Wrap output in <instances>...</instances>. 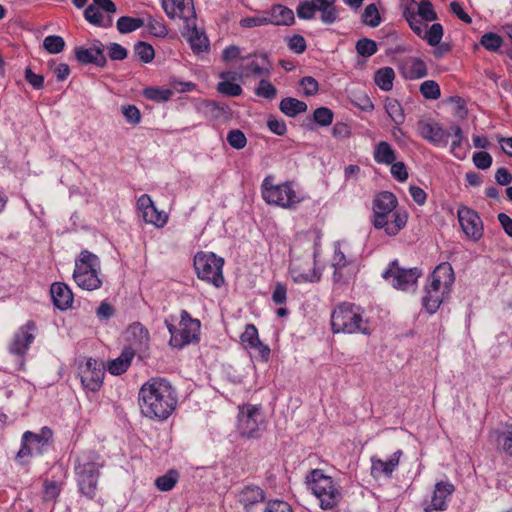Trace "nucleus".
Segmentation results:
<instances>
[{
    "instance_id": "43",
    "label": "nucleus",
    "mask_w": 512,
    "mask_h": 512,
    "mask_svg": "<svg viewBox=\"0 0 512 512\" xmlns=\"http://www.w3.org/2000/svg\"><path fill=\"white\" fill-rule=\"evenodd\" d=\"M427 66L420 58H411L409 60L408 70L405 72V77L408 79H420L427 76Z\"/></svg>"
},
{
    "instance_id": "22",
    "label": "nucleus",
    "mask_w": 512,
    "mask_h": 512,
    "mask_svg": "<svg viewBox=\"0 0 512 512\" xmlns=\"http://www.w3.org/2000/svg\"><path fill=\"white\" fill-rule=\"evenodd\" d=\"M237 499L245 512H253L256 505L266 500V492L258 485L248 484L238 491Z\"/></svg>"
},
{
    "instance_id": "41",
    "label": "nucleus",
    "mask_w": 512,
    "mask_h": 512,
    "mask_svg": "<svg viewBox=\"0 0 512 512\" xmlns=\"http://www.w3.org/2000/svg\"><path fill=\"white\" fill-rule=\"evenodd\" d=\"M145 25L144 18H134L130 16H122L117 20V30L121 34L131 33Z\"/></svg>"
},
{
    "instance_id": "62",
    "label": "nucleus",
    "mask_w": 512,
    "mask_h": 512,
    "mask_svg": "<svg viewBox=\"0 0 512 512\" xmlns=\"http://www.w3.org/2000/svg\"><path fill=\"white\" fill-rule=\"evenodd\" d=\"M299 85L303 88L304 96H314L318 93V81L312 76L302 77L299 81Z\"/></svg>"
},
{
    "instance_id": "30",
    "label": "nucleus",
    "mask_w": 512,
    "mask_h": 512,
    "mask_svg": "<svg viewBox=\"0 0 512 512\" xmlns=\"http://www.w3.org/2000/svg\"><path fill=\"white\" fill-rule=\"evenodd\" d=\"M316 11L321 13L320 19L325 24H333L338 18L335 7L336 0H311Z\"/></svg>"
},
{
    "instance_id": "7",
    "label": "nucleus",
    "mask_w": 512,
    "mask_h": 512,
    "mask_svg": "<svg viewBox=\"0 0 512 512\" xmlns=\"http://www.w3.org/2000/svg\"><path fill=\"white\" fill-rule=\"evenodd\" d=\"M98 266L99 259L95 254L88 250H83L80 253L75 261L73 272V278L80 288L92 291L101 287L102 281L98 276Z\"/></svg>"
},
{
    "instance_id": "60",
    "label": "nucleus",
    "mask_w": 512,
    "mask_h": 512,
    "mask_svg": "<svg viewBox=\"0 0 512 512\" xmlns=\"http://www.w3.org/2000/svg\"><path fill=\"white\" fill-rule=\"evenodd\" d=\"M217 91L223 95L236 97L242 94V88L239 84L225 80L217 85Z\"/></svg>"
},
{
    "instance_id": "32",
    "label": "nucleus",
    "mask_w": 512,
    "mask_h": 512,
    "mask_svg": "<svg viewBox=\"0 0 512 512\" xmlns=\"http://www.w3.org/2000/svg\"><path fill=\"white\" fill-rule=\"evenodd\" d=\"M74 52L75 58L81 64H94L101 68H104L107 65V59L105 55H95V51L92 48L79 46L75 48Z\"/></svg>"
},
{
    "instance_id": "56",
    "label": "nucleus",
    "mask_w": 512,
    "mask_h": 512,
    "mask_svg": "<svg viewBox=\"0 0 512 512\" xmlns=\"http://www.w3.org/2000/svg\"><path fill=\"white\" fill-rule=\"evenodd\" d=\"M172 95L173 92L170 89L149 87L144 90V96L147 99L158 102L168 101Z\"/></svg>"
},
{
    "instance_id": "20",
    "label": "nucleus",
    "mask_w": 512,
    "mask_h": 512,
    "mask_svg": "<svg viewBox=\"0 0 512 512\" xmlns=\"http://www.w3.org/2000/svg\"><path fill=\"white\" fill-rule=\"evenodd\" d=\"M161 6L170 19L178 17L186 23L196 17L193 0H161Z\"/></svg>"
},
{
    "instance_id": "14",
    "label": "nucleus",
    "mask_w": 512,
    "mask_h": 512,
    "mask_svg": "<svg viewBox=\"0 0 512 512\" xmlns=\"http://www.w3.org/2000/svg\"><path fill=\"white\" fill-rule=\"evenodd\" d=\"M315 256L310 252L292 258L289 265V273L295 283L317 282L320 275L315 269Z\"/></svg>"
},
{
    "instance_id": "4",
    "label": "nucleus",
    "mask_w": 512,
    "mask_h": 512,
    "mask_svg": "<svg viewBox=\"0 0 512 512\" xmlns=\"http://www.w3.org/2000/svg\"><path fill=\"white\" fill-rule=\"evenodd\" d=\"M333 333H362L370 334L368 321L363 318V311L353 303L339 304L331 314Z\"/></svg>"
},
{
    "instance_id": "26",
    "label": "nucleus",
    "mask_w": 512,
    "mask_h": 512,
    "mask_svg": "<svg viewBox=\"0 0 512 512\" xmlns=\"http://www.w3.org/2000/svg\"><path fill=\"white\" fill-rule=\"evenodd\" d=\"M253 56L258 57L260 61L257 59H253L247 64H245L242 68L243 74L247 77H269L272 69V64L269 60V55L267 53H261L259 55L253 54Z\"/></svg>"
},
{
    "instance_id": "46",
    "label": "nucleus",
    "mask_w": 512,
    "mask_h": 512,
    "mask_svg": "<svg viewBox=\"0 0 512 512\" xmlns=\"http://www.w3.org/2000/svg\"><path fill=\"white\" fill-rule=\"evenodd\" d=\"M145 24L149 30V33L153 36L165 37L168 34L167 27L162 19L148 15L145 19Z\"/></svg>"
},
{
    "instance_id": "44",
    "label": "nucleus",
    "mask_w": 512,
    "mask_h": 512,
    "mask_svg": "<svg viewBox=\"0 0 512 512\" xmlns=\"http://www.w3.org/2000/svg\"><path fill=\"white\" fill-rule=\"evenodd\" d=\"M134 54L143 63H150L154 59L155 51L152 45L140 41L134 45Z\"/></svg>"
},
{
    "instance_id": "28",
    "label": "nucleus",
    "mask_w": 512,
    "mask_h": 512,
    "mask_svg": "<svg viewBox=\"0 0 512 512\" xmlns=\"http://www.w3.org/2000/svg\"><path fill=\"white\" fill-rule=\"evenodd\" d=\"M50 294L54 306L58 309L64 311L72 306L73 293L65 283H53L50 288Z\"/></svg>"
},
{
    "instance_id": "54",
    "label": "nucleus",
    "mask_w": 512,
    "mask_h": 512,
    "mask_svg": "<svg viewBox=\"0 0 512 512\" xmlns=\"http://www.w3.org/2000/svg\"><path fill=\"white\" fill-rule=\"evenodd\" d=\"M497 442L502 450L512 457V424L507 425L506 428L498 434Z\"/></svg>"
},
{
    "instance_id": "48",
    "label": "nucleus",
    "mask_w": 512,
    "mask_h": 512,
    "mask_svg": "<svg viewBox=\"0 0 512 512\" xmlns=\"http://www.w3.org/2000/svg\"><path fill=\"white\" fill-rule=\"evenodd\" d=\"M240 339L245 349L253 348L260 341L256 326L254 324H247Z\"/></svg>"
},
{
    "instance_id": "3",
    "label": "nucleus",
    "mask_w": 512,
    "mask_h": 512,
    "mask_svg": "<svg viewBox=\"0 0 512 512\" xmlns=\"http://www.w3.org/2000/svg\"><path fill=\"white\" fill-rule=\"evenodd\" d=\"M103 466L102 457L94 451H88L76 460L74 472L78 491L89 500L96 497L100 469Z\"/></svg>"
},
{
    "instance_id": "10",
    "label": "nucleus",
    "mask_w": 512,
    "mask_h": 512,
    "mask_svg": "<svg viewBox=\"0 0 512 512\" xmlns=\"http://www.w3.org/2000/svg\"><path fill=\"white\" fill-rule=\"evenodd\" d=\"M224 259L214 253L198 252L194 257V268L199 279L219 288L224 284Z\"/></svg>"
},
{
    "instance_id": "23",
    "label": "nucleus",
    "mask_w": 512,
    "mask_h": 512,
    "mask_svg": "<svg viewBox=\"0 0 512 512\" xmlns=\"http://www.w3.org/2000/svg\"><path fill=\"white\" fill-rule=\"evenodd\" d=\"M127 341L128 346H125V349H133L134 355L144 353L149 348V331L141 323L135 322L128 328Z\"/></svg>"
},
{
    "instance_id": "49",
    "label": "nucleus",
    "mask_w": 512,
    "mask_h": 512,
    "mask_svg": "<svg viewBox=\"0 0 512 512\" xmlns=\"http://www.w3.org/2000/svg\"><path fill=\"white\" fill-rule=\"evenodd\" d=\"M334 119V113L327 107H318L313 112V121L322 127L330 126Z\"/></svg>"
},
{
    "instance_id": "33",
    "label": "nucleus",
    "mask_w": 512,
    "mask_h": 512,
    "mask_svg": "<svg viewBox=\"0 0 512 512\" xmlns=\"http://www.w3.org/2000/svg\"><path fill=\"white\" fill-rule=\"evenodd\" d=\"M198 110L208 119L216 120L227 113L228 106L214 100H202Z\"/></svg>"
},
{
    "instance_id": "1",
    "label": "nucleus",
    "mask_w": 512,
    "mask_h": 512,
    "mask_svg": "<svg viewBox=\"0 0 512 512\" xmlns=\"http://www.w3.org/2000/svg\"><path fill=\"white\" fill-rule=\"evenodd\" d=\"M141 413L152 420L165 421L177 407L176 389L166 378L152 377L138 394Z\"/></svg>"
},
{
    "instance_id": "55",
    "label": "nucleus",
    "mask_w": 512,
    "mask_h": 512,
    "mask_svg": "<svg viewBox=\"0 0 512 512\" xmlns=\"http://www.w3.org/2000/svg\"><path fill=\"white\" fill-rule=\"evenodd\" d=\"M420 93L426 99L436 100L441 96L440 87L433 80H426L420 85Z\"/></svg>"
},
{
    "instance_id": "5",
    "label": "nucleus",
    "mask_w": 512,
    "mask_h": 512,
    "mask_svg": "<svg viewBox=\"0 0 512 512\" xmlns=\"http://www.w3.org/2000/svg\"><path fill=\"white\" fill-rule=\"evenodd\" d=\"M313 494L319 499L324 510L334 508L341 500V492L332 477L325 475L323 470L314 469L306 477Z\"/></svg>"
},
{
    "instance_id": "25",
    "label": "nucleus",
    "mask_w": 512,
    "mask_h": 512,
    "mask_svg": "<svg viewBox=\"0 0 512 512\" xmlns=\"http://www.w3.org/2000/svg\"><path fill=\"white\" fill-rule=\"evenodd\" d=\"M182 36L189 42L194 53H201L209 49V41L204 32L196 26V17L184 23Z\"/></svg>"
},
{
    "instance_id": "51",
    "label": "nucleus",
    "mask_w": 512,
    "mask_h": 512,
    "mask_svg": "<svg viewBox=\"0 0 512 512\" xmlns=\"http://www.w3.org/2000/svg\"><path fill=\"white\" fill-rule=\"evenodd\" d=\"M416 15L426 22L437 20L438 16L430 0H421Z\"/></svg>"
},
{
    "instance_id": "12",
    "label": "nucleus",
    "mask_w": 512,
    "mask_h": 512,
    "mask_svg": "<svg viewBox=\"0 0 512 512\" xmlns=\"http://www.w3.org/2000/svg\"><path fill=\"white\" fill-rule=\"evenodd\" d=\"M421 274L419 268H403L399 266L398 260H393L382 273V277L394 288L405 291L416 285Z\"/></svg>"
},
{
    "instance_id": "19",
    "label": "nucleus",
    "mask_w": 512,
    "mask_h": 512,
    "mask_svg": "<svg viewBox=\"0 0 512 512\" xmlns=\"http://www.w3.org/2000/svg\"><path fill=\"white\" fill-rule=\"evenodd\" d=\"M418 131L420 136L436 147L445 148L448 146L451 136V127L446 130L438 122L419 121Z\"/></svg>"
},
{
    "instance_id": "15",
    "label": "nucleus",
    "mask_w": 512,
    "mask_h": 512,
    "mask_svg": "<svg viewBox=\"0 0 512 512\" xmlns=\"http://www.w3.org/2000/svg\"><path fill=\"white\" fill-rule=\"evenodd\" d=\"M457 217L462 231L469 239L476 242L482 238L483 221L475 210L462 205L458 208Z\"/></svg>"
},
{
    "instance_id": "37",
    "label": "nucleus",
    "mask_w": 512,
    "mask_h": 512,
    "mask_svg": "<svg viewBox=\"0 0 512 512\" xmlns=\"http://www.w3.org/2000/svg\"><path fill=\"white\" fill-rule=\"evenodd\" d=\"M395 78L394 70L391 67H382L375 72L374 81L383 91H390Z\"/></svg>"
},
{
    "instance_id": "8",
    "label": "nucleus",
    "mask_w": 512,
    "mask_h": 512,
    "mask_svg": "<svg viewBox=\"0 0 512 512\" xmlns=\"http://www.w3.org/2000/svg\"><path fill=\"white\" fill-rule=\"evenodd\" d=\"M266 421L258 406L244 404L239 406L237 432L245 439H259L266 430Z\"/></svg>"
},
{
    "instance_id": "13",
    "label": "nucleus",
    "mask_w": 512,
    "mask_h": 512,
    "mask_svg": "<svg viewBox=\"0 0 512 512\" xmlns=\"http://www.w3.org/2000/svg\"><path fill=\"white\" fill-rule=\"evenodd\" d=\"M403 16L408 22L412 31L421 39L425 40L428 45L436 46L442 40L444 30L440 23H434L429 28L423 19H420L414 11L406 8Z\"/></svg>"
},
{
    "instance_id": "18",
    "label": "nucleus",
    "mask_w": 512,
    "mask_h": 512,
    "mask_svg": "<svg viewBox=\"0 0 512 512\" xmlns=\"http://www.w3.org/2000/svg\"><path fill=\"white\" fill-rule=\"evenodd\" d=\"M455 282V275L450 263L443 262L436 266L428 277V284L425 287L451 294Z\"/></svg>"
},
{
    "instance_id": "63",
    "label": "nucleus",
    "mask_w": 512,
    "mask_h": 512,
    "mask_svg": "<svg viewBox=\"0 0 512 512\" xmlns=\"http://www.w3.org/2000/svg\"><path fill=\"white\" fill-rule=\"evenodd\" d=\"M61 491L60 485L56 481L45 480L43 484V499L45 501H54Z\"/></svg>"
},
{
    "instance_id": "53",
    "label": "nucleus",
    "mask_w": 512,
    "mask_h": 512,
    "mask_svg": "<svg viewBox=\"0 0 512 512\" xmlns=\"http://www.w3.org/2000/svg\"><path fill=\"white\" fill-rule=\"evenodd\" d=\"M356 51L362 57H371L377 52V44L369 38H361L356 43Z\"/></svg>"
},
{
    "instance_id": "34",
    "label": "nucleus",
    "mask_w": 512,
    "mask_h": 512,
    "mask_svg": "<svg viewBox=\"0 0 512 512\" xmlns=\"http://www.w3.org/2000/svg\"><path fill=\"white\" fill-rule=\"evenodd\" d=\"M280 111L288 117L294 118L307 111L308 106L304 101L293 97H286L280 101Z\"/></svg>"
},
{
    "instance_id": "16",
    "label": "nucleus",
    "mask_w": 512,
    "mask_h": 512,
    "mask_svg": "<svg viewBox=\"0 0 512 512\" xmlns=\"http://www.w3.org/2000/svg\"><path fill=\"white\" fill-rule=\"evenodd\" d=\"M36 331L37 325L35 321H27L15 332L8 345V351L13 355L24 357L35 339Z\"/></svg>"
},
{
    "instance_id": "61",
    "label": "nucleus",
    "mask_w": 512,
    "mask_h": 512,
    "mask_svg": "<svg viewBox=\"0 0 512 512\" xmlns=\"http://www.w3.org/2000/svg\"><path fill=\"white\" fill-rule=\"evenodd\" d=\"M121 112L127 123L137 125L141 122V112L135 105H123Z\"/></svg>"
},
{
    "instance_id": "40",
    "label": "nucleus",
    "mask_w": 512,
    "mask_h": 512,
    "mask_svg": "<svg viewBox=\"0 0 512 512\" xmlns=\"http://www.w3.org/2000/svg\"><path fill=\"white\" fill-rule=\"evenodd\" d=\"M179 480V472L175 469H170L164 475L155 479V486L159 491L167 492L172 490Z\"/></svg>"
},
{
    "instance_id": "27",
    "label": "nucleus",
    "mask_w": 512,
    "mask_h": 512,
    "mask_svg": "<svg viewBox=\"0 0 512 512\" xmlns=\"http://www.w3.org/2000/svg\"><path fill=\"white\" fill-rule=\"evenodd\" d=\"M269 25L291 26L295 23V15L292 9L282 4H274L266 10Z\"/></svg>"
},
{
    "instance_id": "38",
    "label": "nucleus",
    "mask_w": 512,
    "mask_h": 512,
    "mask_svg": "<svg viewBox=\"0 0 512 512\" xmlns=\"http://www.w3.org/2000/svg\"><path fill=\"white\" fill-rule=\"evenodd\" d=\"M451 135L454 136V140L451 143V153L457 158V159H464L466 156V151L462 145V142L464 140L463 131L462 128L457 125H451Z\"/></svg>"
},
{
    "instance_id": "47",
    "label": "nucleus",
    "mask_w": 512,
    "mask_h": 512,
    "mask_svg": "<svg viewBox=\"0 0 512 512\" xmlns=\"http://www.w3.org/2000/svg\"><path fill=\"white\" fill-rule=\"evenodd\" d=\"M362 21L370 27H377L380 25L382 19L379 14L378 8L374 3L367 5L362 14Z\"/></svg>"
},
{
    "instance_id": "57",
    "label": "nucleus",
    "mask_w": 512,
    "mask_h": 512,
    "mask_svg": "<svg viewBox=\"0 0 512 512\" xmlns=\"http://www.w3.org/2000/svg\"><path fill=\"white\" fill-rule=\"evenodd\" d=\"M285 41L288 48L296 54L304 53L307 48L306 40L300 34H293L292 36H288L285 38Z\"/></svg>"
},
{
    "instance_id": "29",
    "label": "nucleus",
    "mask_w": 512,
    "mask_h": 512,
    "mask_svg": "<svg viewBox=\"0 0 512 512\" xmlns=\"http://www.w3.org/2000/svg\"><path fill=\"white\" fill-rule=\"evenodd\" d=\"M425 295L422 297V306L429 313L434 314L440 305L450 298L446 292L434 290L428 287L424 288Z\"/></svg>"
},
{
    "instance_id": "42",
    "label": "nucleus",
    "mask_w": 512,
    "mask_h": 512,
    "mask_svg": "<svg viewBox=\"0 0 512 512\" xmlns=\"http://www.w3.org/2000/svg\"><path fill=\"white\" fill-rule=\"evenodd\" d=\"M145 223L153 224L157 228H162L168 221V215L164 211H159L155 205L142 214Z\"/></svg>"
},
{
    "instance_id": "58",
    "label": "nucleus",
    "mask_w": 512,
    "mask_h": 512,
    "mask_svg": "<svg viewBox=\"0 0 512 512\" xmlns=\"http://www.w3.org/2000/svg\"><path fill=\"white\" fill-rule=\"evenodd\" d=\"M227 142L232 148L240 150L246 146L247 138L241 130L233 129L227 134Z\"/></svg>"
},
{
    "instance_id": "52",
    "label": "nucleus",
    "mask_w": 512,
    "mask_h": 512,
    "mask_svg": "<svg viewBox=\"0 0 512 512\" xmlns=\"http://www.w3.org/2000/svg\"><path fill=\"white\" fill-rule=\"evenodd\" d=\"M254 92L258 97L268 100L274 99L277 95L276 87L267 79H261Z\"/></svg>"
},
{
    "instance_id": "36",
    "label": "nucleus",
    "mask_w": 512,
    "mask_h": 512,
    "mask_svg": "<svg viewBox=\"0 0 512 512\" xmlns=\"http://www.w3.org/2000/svg\"><path fill=\"white\" fill-rule=\"evenodd\" d=\"M374 160L379 164L390 165L396 160V153L388 142L381 141L375 146Z\"/></svg>"
},
{
    "instance_id": "31",
    "label": "nucleus",
    "mask_w": 512,
    "mask_h": 512,
    "mask_svg": "<svg viewBox=\"0 0 512 512\" xmlns=\"http://www.w3.org/2000/svg\"><path fill=\"white\" fill-rule=\"evenodd\" d=\"M133 349L123 348L119 357L111 360L108 364L107 370L112 375H121L125 373L131 365V361L134 358Z\"/></svg>"
},
{
    "instance_id": "35",
    "label": "nucleus",
    "mask_w": 512,
    "mask_h": 512,
    "mask_svg": "<svg viewBox=\"0 0 512 512\" xmlns=\"http://www.w3.org/2000/svg\"><path fill=\"white\" fill-rule=\"evenodd\" d=\"M84 18L90 23L98 27L108 28L112 26L113 20L111 16L104 17L100 9L90 4L84 11Z\"/></svg>"
},
{
    "instance_id": "39",
    "label": "nucleus",
    "mask_w": 512,
    "mask_h": 512,
    "mask_svg": "<svg viewBox=\"0 0 512 512\" xmlns=\"http://www.w3.org/2000/svg\"><path fill=\"white\" fill-rule=\"evenodd\" d=\"M385 110L391 120L397 125H401L405 121L404 110L398 100L394 98H386Z\"/></svg>"
},
{
    "instance_id": "64",
    "label": "nucleus",
    "mask_w": 512,
    "mask_h": 512,
    "mask_svg": "<svg viewBox=\"0 0 512 512\" xmlns=\"http://www.w3.org/2000/svg\"><path fill=\"white\" fill-rule=\"evenodd\" d=\"M264 512H293V509L286 501L276 499L267 502Z\"/></svg>"
},
{
    "instance_id": "21",
    "label": "nucleus",
    "mask_w": 512,
    "mask_h": 512,
    "mask_svg": "<svg viewBox=\"0 0 512 512\" xmlns=\"http://www.w3.org/2000/svg\"><path fill=\"white\" fill-rule=\"evenodd\" d=\"M455 491V486L449 481H440L435 484L430 504L424 507V512L445 511L447 500Z\"/></svg>"
},
{
    "instance_id": "50",
    "label": "nucleus",
    "mask_w": 512,
    "mask_h": 512,
    "mask_svg": "<svg viewBox=\"0 0 512 512\" xmlns=\"http://www.w3.org/2000/svg\"><path fill=\"white\" fill-rule=\"evenodd\" d=\"M43 47L50 54H58L63 51L65 41L61 36L49 35L44 38Z\"/></svg>"
},
{
    "instance_id": "6",
    "label": "nucleus",
    "mask_w": 512,
    "mask_h": 512,
    "mask_svg": "<svg viewBox=\"0 0 512 512\" xmlns=\"http://www.w3.org/2000/svg\"><path fill=\"white\" fill-rule=\"evenodd\" d=\"M53 432L45 426L39 433L26 431L21 437V447L15 456V461L20 465H27L28 458L43 455L52 443Z\"/></svg>"
},
{
    "instance_id": "59",
    "label": "nucleus",
    "mask_w": 512,
    "mask_h": 512,
    "mask_svg": "<svg viewBox=\"0 0 512 512\" xmlns=\"http://www.w3.org/2000/svg\"><path fill=\"white\" fill-rule=\"evenodd\" d=\"M264 25H269L266 11H262L261 14L246 17L240 20V26L243 28H253Z\"/></svg>"
},
{
    "instance_id": "17",
    "label": "nucleus",
    "mask_w": 512,
    "mask_h": 512,
    "mask_svg": "<svg viewBox=\"0 0 512 512\" xmlns=\"http://www.w3.org/2000/svg\"><path fill=\"white\" fill-rule=\"evenodd\" d=\"M105 367L102 362L88 358L83 367L80 368V380L84 389L97 392L103 385Z\"/></svg>"
},
{
    "instance_id": "2",
    "label": "nucleus",
    "mask_w": 512,
    "mask_h": 512,
    "mask_svg": "<svg viewBox=\"0 0 512 512\" xmlns=\"http://www.w3.org/2000/svg\"><path fill=\"white\" fill-rule=\"evenodd\" d=\"M396 196L389 191L380 192L373 201V226L384 229L388 236H396L407 224L408 213L397 210Z\"/></svg>"
},
{
    "instance_id": "11",
    "label": "nucleus",
    "mask_w": 512,
    "mask_h": 512,
    "mask_svg": "<svg viewBox=\"0 0 512 512\" xmlns=\"http://www.w3.org/2000/svg\"><path fill=\"white\" fill-rule=\"evenodd\" d=\"M262 197L268 204L289 208L301 200L292 187V183L274 185L273 178L267 176L262 182Z\"/></svg>"
},
{
    "instance_id": "24",
    "label": "nucleus",
    "mask_w": 512,
    "mask_h": 512,
    "mask_svg": "<svg viewBox=\"0 0 512 512\" xmlns=\"http://www.w3.org/2000/svg\"><path fill=\"white\" fill-rule=\"evenodd\" d=\"M402 450H397L394 452L390 458L386 461L378 458L377 456L371 457V476L374 479H379L380 477L391 478L393 472L399 465L400 458L402 456Z\"/></svg>"
},
{
    "instance_id": "9",
    "label": "nucleus",
    "mask_w": 512,
    "mask_h": 512,
    "mask_svg": "<svg viewBox=\"0 0 512 512\" xmlns=\"http://www.w3.org/2000/svg\"><path fill=\"white\" fill-rule=\"evenodd\" d=\"M165 324L170 333L169 344L174 348L181 349L199 340L201 323L198 319L192 318L186 310L181 311L179 329L168 320H165Z\"/></svg>"
},
{
    "instance_id": "45",
    "label": "nucleus",
    "mask_w": 512,
    "mask_h": 512,
    "mask_svg": "<svg viewBox=\"0 0 512 512\" xmlns=\"http://www.w3.org/2000/svg\"><path fill=\"white\" fill-rule=\"evenodd\" d=\"M480 44L490 52H497L503 44V39L496 33L487 32L481 36Z\"/></svg>"
}]
</instances>
